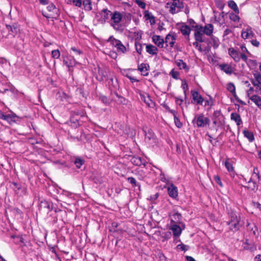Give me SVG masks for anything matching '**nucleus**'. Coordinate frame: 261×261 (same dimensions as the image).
<instances>
[{
  "mask_svg": "<svg viewBox=\"0 0 261 261\" xmlns=\"http://www.w3.org/2000/svg\"><path fill=\"white\" fill-rule=\"evenodd\" d=\"M122 14L117 11L113 12L110 19V25L116 32L122 33L124 31V23H122Z\"/></svg>",
  "mask_w": 261,
  "mask_h": 261,
  "instance_id": "nucleus-1",
  "label": "nucleus"
},
{
  "mask_svg": "<svg viewBox=\"0 0 261 261\" xmlns=\"http://www.w3.org/2000/svg\"><path fill=\"white\" fill-rule=\"evenodd\" d=\"M229 220L226 224L229 226V230L235 232L240 230L244 223L241 220L240 217H238L235 213L231 212L228 213Z\"/></svg>",
  "mask_w": 261,
  "mask_h": 261,
  "instance_id": "nucleus-2",
  "label": "nucleus"
},
{
  "mask_svg": "<svg viewBox=\"0 0 261 261\" xmlns=\"http://www.w3.org/2000/svg\"><path fill=\"white\" fill-rule=\"evenodd\" d=\"M210 122V119L205 117L203 114L195 115L192 120V123L196 124L197 127H204L209 124Z\"/></svg>",
  "mask_w": 261,
  "mask_h": 261,
  "instance_id": "nucleus-3",
  "label": "nucleus"
},
{
  "mask_svg": "<svg viewBox=\"0 0 261 261\" xmlns=\"http://www.w3.org/2000/svg\"><path fill=\"white\" fill-rule=\"evenodd\" d=\"M107 41L111 42L113 46L116 47L118 52L124 54L126 51L125 46L119 40L115 39L113 36H111Z\"/></svg>",
  "mask_w": 261,
  "mask_h": 261,
  "instance_id": "nucleus-4",
  "label": "nucleus"
},
{
  "mask_svg": "<svg viewBox=\"0 0 261 261\" xmlns=\"http://www.w3.org/2000/svg\"><path fill=\"white\" fill-rule=\"evenodd\" d=\"M113 13L110 10L107 8L103 9L99 13L101 18L99 20L102 24L108 22L110 24V19L111 18V14Z\"/></svg>",
  "mask_w": 261,
  "mask_h": 261,
  "instance_id": "nucleus-5",
  "label": "nucleus"
},
{
  "mask_svg": "<svg viewBox=\"0 0 261 261\" xmlns=\"http://www.w3.org/2000/svg\"><path fill=\"white\" fill-rule=\"evenodd\" d=\"M63 64L68 68V70L70 71V68L73 67L76 64L75 60L73 57H68L67 56H62Z\"/></svg>",
  "mask_w": 261,
  "mask_h": 261,
  "instance_id": "nucleus-6",
  "label": "nucleus"
},
{
  "mask_svg": "<svg viewBox=\"0 0 261 261\" xmlns=\"http://www.w3.org/2000/svg\"><path fill=\"white\" fill-rule=\"evenodd\" d=\"M47 9L49 12H51L50 14L54 16V18L55 19H57L58 16L60 15L59 9L57 8L53 3L47 6Z\"/></svg>",
  "mask_w": 261,
  "mask_h": 261,
  "instance_id": "nucleus-7",
  "label": "nucleus"
},
{
  "mask_svg": "<svg viewBox=\"0 0 261 261\" xmlns=\"http://www.w3.org/2000/svg\"><path fill=\"white\" fill-rule=\"evenodd\" d=\"M176 40V35H171V34H168L166 35L165 40V43H166V48L168 46V43H169V45L171 47H173L175 44V40Z\"/></svg>",
  "mask_w": 261,
  "mask_h": 261,
  "instance_id": "nucleus-8",
  "label": "nucleus"
},
{
  "mask_svg": "<svg viewBox=\"0 0 261 261\" xmlns=\"http://www.w3.org/2000/svg\"><path fill=\"white\" fill-rule=\"evenodd\" d=\"M191 94L193 100L197 103V104L202 105L204 101V98L199 94L198 92L191 91Z\"/></svg>",
  "mask_w": 261,
  "mask_h": 261,
  "instance_id": "nucleus-9",
  "label": "nucleus"
},
{
  "mask_svg": "<svg viewBox=\"0 0 261 261\" xmlns=\"http://www.w3.org/2000/svg\"><path fill=\"white\" fill-rule=\"evenodd\" d=\"M19 119V117L15 114L11 113V114H7L6 121H7L9 124L12 125L14 123H16Z\"/></svg>",
  "mask_w": 261,
  "mask_h": 261,
  "instance_id": "nucleus-10",
  "label": "nucleus"
},
{
  "mask_svg": "<svg viewBox=\"0 0 261 261\" xmlns=\"http://www.w3.org/2000/svg\"><path fill=\"white\" fill-rule=\"evenodd\" d=\"M153 42L158 47L163 48L165 43V40L159 35H154L152 37Z\"/></svg>",
  "mask_w": 261,
  "mask_h": 261,
  "instance_id": "nucleus-11",
  "label": "nucleus"
},
{
  "mask_svg": "<svg viewBox=\"0 0 261 261\" xmlns=\"http://www.w3.org/2000/svg\"><path fill=\"white\" fill-rule=\"evenodd\" d=\"M168 192L170 197L173 198H176L178 196V190L173 184L168 188Z\"/></svg>",
  "mask_w": 261,
  "mask_h": 261,
  "instance_id": "nucleus-12",
  "label": "nucleus"
},
{
  "mask_svg": "<svg viewBox=\"0 0 261 261\" xmlns=\"http://www.w3.org/2000/svg\"><path fill=\"white\" fill-rule=\"evenodd\" d=\"M149 65L147 63H142L138 66V70H139L142 75L143 76H147L148 75V71L149 69Z\"/></svg>",
  "mask_w": 261,
  "mask_h": 261,
  "instance_id": "nucleus-13",
  "label": "nucleus"
},
{
  "mask_svg": "<svg viewBox=\"0 0 261 261\" xmlns=\"http://www.w3.org/2000/svg\"><path fill=\"white\" fill-rule=\"evenodd\" d=\"M170 229L172 231L174 237H179L182 231L180 227L178 225L176 224L175 222L171 224Z\"/></svg>",
  "mask_w": 261,
  "mask_h": 261,
  "instance_id": "nucleus-14",
  "label": "nucleus"
},
{
  "mask_svg": "<svg viewBox=\"0 0 261 261\" xmlns=\"http://www.w3.org/2000/svg\"><path fill=\"white\" fill-rule=\"evenodd\" d=\"M253 35L252 29L250 27H248L246 30H243L241 33V36L244 39L253 37Z\"/></svg>",
  "mask_w": 261,
  "mask_h": 261,
  "instance_id": "nucleus-15",
  "label": "nucleus"
},
{
  "mask_svg": "<svg viewBox=\"0 0 261 261\" xmlns=\"http://www.w3.org/2000/svg\"><path fill=\"white\" fill-rule=\"evenodd\" d=\"M212 119L218 120L219 122H225V118L223 114L221 113V111H215L213 114Z\"/></svg>",
  "mask_w": 261,
  "mask_h": 261,
  "instance_id": "nucleus-16",
  "label": "nucleus"
},
{
  "mask_svg": "<svg viewBox=\"0 0 261 261\" xmlns=\"http://www.w3.org/2000/svg\"><path fill=\"white\" fill-rule=\"evenodd\" d=\"M96 79L100 82L105 80L106 81L108 79V73L102 69H99Z\"/></svg>",
  "mask_w": 261,
  "mask_h": 261,
  "instance_id": "nucleus-17",
  "label": "nucleus"
},
{
  "mask_svg": "<svg viewBox=\"0 0 261 261\" xmlns=\"http://www.w3.org/2000/svg\"><path fill=\"white\" fill-rule=\"evenodd\" d=\"M141 99L143 100L148 107L153 108L154 106V103L150 99L149 95L145 96L143 94H140Z\"/></svg>",
  "mask_w": 261,
  "mask_h": 261,
  "instance_id": "nucleus-18",
  "label": "nucleus"
},
{
  "mask_svg": "<svg viewBox=\"0 0 261 261\" xmlns=\"http://www.w3.org/2000/svg\"><path fill=\"white\" fill-rule=\"evenodd\" d=\"M130 162L136 166L143 165L144 167L146 166V163L142 162V158L138 156H134L130 159Z\"/></svg>",
  "mask_w": 261,
  "mask_h": 261,
  "instance_id": "nucleus-19",
  "label": "nucleus"
},
{
  "mask_svg": "<svg viewBox=\"0 0 261 261\" xmlns=\"http://www.w3.org/2000/svg\"><path fill=\"white\" fill-rule=\"evenodd\" d=\"M229 55L233 59V60L238 62L240 61V57L238 51L234 48H229L228 50Z\"/></svg>",
  "mask_w": 261,
  "mask_h": 261,
  "instance_id": "nucleus-20",
  "label": "nucleus"
},
{
  "mask_svg": "<svg viewBox=\"0 0 261 261\" xmlns=\"http://www.w3.org/2000/svg\"><path fill=\"white\" fill-rule=\"evenodd\" d=\"M230 118L232 120H233L236 122L238 126H239L243 123V121L240 114L237 113H232L230 115Z\"/></svg>",
  "mask_w": 261,
  "mask_h": 261,
  "instance_id": "nucleus-21",
  "label": "nucleus"
},
{
  "mask_svg": "<svg viewBox=\"0 0 261 261\" xmlns=\"http://www.w3.org/2000/svg\"><path fill=\"white\" fill-rule=\"evenodd\" d=\"M146 51L152 55H156L158 53V49L155 46L152 44H146Z\"/></svg>",
  "mask_w": 261,
  "mask_h": 261,
  "instance_id": "nucleus-22",
  "label": "nucleus"
},
{
  "mask_svg": "<svg viewBox=\"0 0 261 261\" xmlns=\"http://www.w3.org/2000/svg\"><path fill=\"white\" fill-rule=\"evenodd\" d=\"M40 207L41 208H46L49 211H51L53 209V204L46 200L41 201L40 203Z\"/></svg>",
  "mask_w": 261,
  "mask_h": 261,
  "instance_id": "nucleus-23",
  "label": "nucleus"
},
{
  "mask_svg": "<svg viewBox=\"0 0 261 261\" xmlns=\"http://www.w3.org/2000/svg\"><path fill=\"white\" fill-rule=\"evenodd\" d=\"M219 67L221 70L223 71L227 74H230L233 70L232 67L227 64H222L219 65Z\"/></svg>",
  "mask_w": 261,
  "mask_h": 261,
  "instance_id": "nucleus-24",
  "label": "nucleus"
},
{
  "mask_svg": "<svg viewBox=\"0 0 261 261\" xmlns=\"http://www.w3.org/2000/svg\"><path fill=\"white\" fill-rule=\"evenodd\" d=\"M175 63L180 69H185L186 71H189V68L187 65L186 63L184 62L182 60H177L175 61Z\"/></svg>",
  "mask_w": 261,
  "mask_h": 261,
  "instance_id": "nucleus-25",
  "label": "nucleus"
},
{
  "mask_svg": "<svg viewBox=\"0 0 261 261\" xmlns=\"http://www.w3.org/2000/svg\"><path fill=\"white\" fill-rule=\"evenodd\" d=\"M180 31L184 36H188V39H189V35L191 32V29L188 25L186 24L182 25L180 29Z\"/></svg>",
  "mask_w": 261,
  "mask_h": 261,
  "instance_id": "nucleus-26",
  "label": "nucleus"
},
{
  "mask_svg": "<svg viewBox=\"0 0 261 261\" xmlns=\"http://www.w3.org/2000/svg\"><path fill=\"white\" fill-rule=\"evenodd\" d=\"M203 33L200 31L195 30L194 34L195 39L197 42H206L205 39H203Z\"/></svg>",
  "mask_w": 261,
  "mask_h": 261,
  "instance_id": "nucleus-27",
  "label": "nucleus"
},
{
  "mask_svg": "<svg viewBox=\"0 0 261 261\" xmlns=\"http://www.w3.org/2000/svg\"><path fill=\"white\" fill-rule=\"evenodd\" d=\"M249 99L261 110V98L258 95H253Z\"/></svg>",
  "mask_w": 261,
  "mask_h": 261,
  "instance_id": "nucleus-28",
  "label": "nucleus"
},
{
  "mask_svg": "<svg viewBox=\"0 0 261 261\" xmlns=\"http://www.w3.org/2000/svg\"><path fill=\"white\" fill-rule=\"evenodd\" d=\"M214 27L213 24L210 23L205 25L203 33L207 36H211L213 32Z\"/></svg>",
  "mask_w": 261,
  "mask_h": 261,
  "instance_id": "nucleus-29",
  "label": "nucleus"
},
{
  "mask_svg": "<svg viewBox=\"0 0 261 261\" xmlns=\"http://www.w3.org/2000/svg\"><path fill=\"white\" fill-rule=\"evenodd\" d=\"M243 134L244 136L247 138L249 141L251 142L254 140V134L252 132L249 131L248 130L245 129L243 131Z\"/></svg>",
  "mask_w": 261,
  "mask_h": 261,
  "instance_id": "nucleus-30",
  "label": "nucleus"
},
{
  "mask_svg": "<svg viewBox=\"0 0 261 261\" xmlns=\"http://www.w3.org/2000/svg\"><path fill=\"white\" fill-rule=\"evenodd\" d=\"M82 5H84L86 11H90L92 10V4L91 0H84L82 2Z\"/></svg>",
  "mask_w": 261,
  "mask_h": 261,
  "instance_id": "nucleus-31",
  "label": "nucleus"
},
{
  "mask_svg": "<svg viewBox=\"0 0 261 261\" xmlns=\"http://www.w3.org/2000/svg\"><path fill=\"white\" fill-rule=\"evenodd\" d=\"M166 7L167 8H170L169 12L172 14H176L180 11L179 10H176V7L172 5L171 3H167Z\"/></svg>",
  "mask_w": 261,
  "mask_h": 261,
  "instance_id": "nucleus-32",
  "label": "nucleus"
},
{
  "mask_svg": "<svg viewBox=\"0 0 261 261\" xmlns=\"http://www.w3.org/2000/svg\"><path fill=\"white\" fill-rule=\"evenodd\" d=\"M144 17L146 19L151 20L153 19V22H151V24H154L155 23V17L152 15L151 12H149L148 11L146 10L144 12Z\"/></svg>",
  "mask_w": 261,
  "mask_h": 261,
  "instance_id": "nucleus-33",
  "label": "nucleus"
},
{
  "mask_svg": "<svg viewBox=\"0 0 261 261\" xmlns=\"http://www.w3.org/2000/svg\"><path fill=\"white\" fill-rule=\"evenodd\" d=\"M228 6L231 8L236 13H239V10L237 6V5L233 1H229L228 3Z\"/></svg>",
  "mask_w": 261,
  "mask_h": 261,
  "instance_id": "nucleus-34",
  "label": "nucleus"
},
{
  "mask_svg": "<svg viewBox=\"0 0 261 261\" xmlns=\"http://www.w3.org/2000/svg\"><path fill=\"white\" fill-rule=\"evenodd\" d=\"M171 4L177 8L178 10H179V11L184 7V3L180 0H173Z\"/></svg>",
  "mask_w": 261,
  "mask_h": 261,
  "instance_id": "nucleus-35",
  "label": "nucleus"
},
{
  "mask_svg": "<svg viewBox=\"0 0 261 261\" xmlns=\"http://www.w3.org/2000/svg\"><path fill=\"white\" fill-rule=\"evenodd\" d=\"M248 184H249V186L245 187V188H250L252 191H256L258 189V186L255 181L252 180L251 178L249 180Z\"/></svg>",
  "mask_w": 261,
  "mask_h": 261,
  "instance_id": "nucleus-36",
  "label": "nucleus"
},
{
  "mask_svg": "<svg viewBox=\"0 0 261 261\" xmlns=\"http://www.w3.org/2000/svg\"><path fill=\"white\" fill-rule=\"evenodd\" d=\"M127 181L133 187H139L140 188V184L137 182L136 179L133 177H129L127 178Z\"/></svg>",
  "mask_w": 261,
  "mask_h": 261,
  "instance_id": "nucleus-37",
  "label": "nucleus"
},
{
  "mask_svg": "<svg viewBox=\"0 0 261 261\" xmlns=\"http://www.w3.org/2000/svg\"><path fill=\"white\" fill-rule=\"evenodd\" d=\"M114 94L118 98V99L117 100V103L118 104H126L127 100L124 97H122L121 95H119L116 92H115Z\"/></svg>",
  "mask_w": 261,
  "mask_h": 261,
  "instance_id": "nucleus-38",
  "label": "nucleus"
},
{
  "mask_svg": "<svg viewBox=\"0 0 261 261\" xmlns=\"http://www.w3.org/2000/svg\"><path fill=\"white\" fill-rule=\"evenodd\" d=\"M247 227H248V230H250L253 231L254 235H255V236L257 235L256 234V232H257L258 228L254 224H253L252 225H251V224H249V223H248Z\"/></svg>",
  "mask_w": 261,
  "mask_h": 261,
  "instance_id": "nucleus-39",
  "label": "nucleus"
},
{
  "mask_svg": "<svg viewBox=\"0 0 261 261\" xmlns=\"http://www.w3.org/2000/svg\"><path fill=\"white\" fill-rule=\"evenodd\" d=\"M84 160L80 158H76L74 161V164L75 165L76 167L79 169L81 168V166L83 165L84 164Z\"/></svg>",
  "mask_w": 261,
  "mask_h": 261,
  "instance_id": "nucleus-40",
  "label": "nucleus"
},
{
  "mask_svg": "<svg viewBox=\"0 0 261 261\" xmlns=\"http://www.w3.org/2000/svg\"><path fill=\"white\" fill-rule=\"evenodd\" d=\"M7 28L9 30V32H11L12 34L14 36L15 34H17L18 29L17 27L13 25H6Z\"/></svg>",
  "mask_w": 261,
  "mask_h": 261,
  "instance_id": "nucleus-41",
  "label": "nucleus"
},
{
  "mask_svg": "<svg viewBox=\"0 0 261 261\" xmlns=\"http://www.w3.org/2000/svg\"><path fill=\"white\" fill-rule=\"evenodd\" d=\"M211 39L212 40V44L213 47L214 48H217L219 46V44H220L219 40L218 39V38L214 37V36H212L211 37Z\"/></svg>",
  "mask_w": 261,
  "mask_h": 261,
  "instance_id": "nucleus-42",
  "label": "nucleus"
},
{
  "mask_svg": "<svg viewBox=\"0 0 261 261\" xmlns=\"http://www.w3.org/2000/svg\"><path fill=\"white\" fill-rule=\"evenodd\" d=\"M254 79L253 80L257 81V83L260 84L261 83V74L258 71H255L253 73Z\"/></svg>",
  "mask_w": 261,
  "mask_h": 261,
  "instance_id": "nucleus-43",
  "label": "nucleus"
},
{
  "mask_svg": "<svg viewBox=\"0 0 261 261\" xmlns=\"http://www.w3.org/2000/svg\"><path fill=\"white\" fill-rule=\"evenodd\" d=\"M227 90L232 94L236 92V87L232 83H229L227 85Z\"/></svg>",
  "mask_w": 261,
  "mask_h": 261,
  "instance_id": "nucleus-44",
  "label": "nucleus"
},
{
  "mask_svg": "<svg viewBox=\"0 0 261 261\" xmlns=\"http://www.w3.org/2000/svg\"><path fill=\"white\" fill-rule=\"evenodd\" d=\"M71 49L73 51L74 55L76 56H81L83 55V52L80 49L77 48V47L73 46L71 48Z\"/></svg>",
  "mask_w": 261,
  "mask_h": 261,
  "instance_id": "nucleus-45",
  "label": "nucleus"
},
{
  "mask_svg": "<svg viewBox=\"0 0 261 261\" xmlns=\"http://www.w3.org/2000/svg\"><path fill=\"white\" fill-rule=\"evenodd\" d=\"M61 54L59 49H55L51 51V57L54 59H58L60 57Z\"/></svg>",
  "mask_w": 261,
  "mask_h": 261,
  "instance_id": "nucleus-46",
  "label": "nucleus"
},
{
  "mask_svg": "<svg viewBox=\"0 0 261 261\" xmlns=\"http://www.w3.org/2000/svg\"><path fill=\"white\" fill-rule=\"evenodd\" d=\"M215 4L216 7L220 10H222L225 6V4L221 0H215Z\"/></svg>",
  "mask_w": 261,
  "mask_h": 261,
  "instance_id": "nucleus-47",
  "label": "nucleus"
},
{
  "mask_svg": "<svg viewBox=\"0 0 261 261\" xmlns=\"http://www.w3.org/2000/svg\"><path fill=\"white\" fill-rule=\"evenodd\" d=\"M135 48L137 52L141 55L142 50V45L141 43L138 42H135Z\"/></svg>",
  "mask_w": 261,
  "mask_h": 261,
  "instance_id": "nucleus-48",
  "label": "nucleus"
},
{
  "mask_svg": "<svg viewBox=\"0 0 261 261\" xmlns=\"http://www.w3.org/2000/svg\"><path fill=\"white\" fill-rule=\"evenodd\" d=\"M237 13H231L229 14V18L233 21H238L240 17L237 15Z\"/></svg>",
  "mask_w": 261,
  "mask_h": 261,
  "instance_id": "nucleus-49",
  "label": "nucleus"
},
{
  "mask_svg": "<svg viewBox=\"0 0 261 261\" xmlns=\"http://www.w3.org/2000/svg\"><path fill=\"white\" fill-rule=\"evenodd\" d=\"M177 248L180 249L182 251H186L189 249V246L181 243L177 246Z\"/></svg>",
  "mask_w": 261,
  "mask_h": 261,
  "instance_id": "nucleus-50",
  "label": "nucleus"
},
{
  "mask_svg": "<svg viewBox=\"0 0 261 261\" xmlns=\"http://www.w3.org/2000/svg\"><path fill=\"white\" fill-rule=\"evenodd\" d=\"M174 123L175 124V125L178 127V128H180L181 127V126H182V123L180 121V120L176 116H175V117H174Z\"/></svg>",
  "mask_w": 261,
  "mask_h": 261,
  "instance_id": "nucleus-51",
  "label": "nucleus"
},
{
  "mask_svg": "<svg viewBox=\"0 0 261 261\" xmlns=\"http://www.w3.org/2000/svg\"><path fill=\"white\" fill-rule=\"evenodd\" d=\"M136 3L142 9H145L146 8V4L141 0H136Z\"/></svg>",
  "mask_w": 261,
  "mask_h": 261,
  "instance_id": "nucleus-52",
  "label": "nucleus"
},
{
  "mask_svg": "<svg viewBox=\"0 0 261 261\" xmlns=\"http://www.w3.org/2000/svg\"><path fill=\"white\" fill-rule=\"evenodd\" d=\"M225 166L228 171H232L233 170L232 164L228 161H225Z\"/></svg>",
  "mask_w": 261,
  "mask_h": 261,
  "instance_id": "nucleus-53",
  "label": "nucleus"
},
{
  "mask_svg": "<svg viewBox=\"0 0 261 261\" xmlns=\"http://www.w3.org/2000/svg\"><path fill=\"white\" fill-rule=\"evenodd\" d=\"M172 217L175 220H176L177 223L181 219V215L178 213H176L172 215Z\"/></svg>",
  "mask_w": 261,
  "mask_h": 261,
  "instance_id": "nucleus-54",
  "label": "nucleus"
},
{
  "mask_svg": "<svg viewBox=\"0 0 261 261\" xmlns=\"http://www.w3.org/2000/svg\"><path fill=\"white\" fill-rule=\"evenodd\" d=\"M159 196V193H156L154 195L150 196L149 197H148L147 198V199L153 202L155 200L157 199L158 198Z\"/></svg>",
  "mask_w": 261,
  "mask_h": 261,
  "instance_id": "nucleus-55",
  "label": "nucleus"
},
{
  "mask_svg": "<svg viewBox=\"0 0 261 261\" xmlns=\"http://www.w3.org/2000/svg\"><path fill=\"white\" fill-rule=\"evenodd\" d=\"M232 95L233 96V97H234V98L236 99V100L238 102H239L240 104L242 105H246V103L242 101V100H241L237 96V94H236V92L234 93H232Z\"/></svg>",
  "mask_w": 261,
  "mask_h": 261,
  "instance_id": "nucleus-56",
  "label": "nucleus"
},
{
  "mask_svg": "<svg viewBox=\"0 0 261 261\" xmlns=\"http://www.w3.org/2000/svg\"><path fill=\"white\" fill-rule=\"evenodd\" d=\"M181 87L184 90V93L185 94V96H186V90L188 89V85L186 82V81H184L182 83Z\"/></svg>",
  "mask_w": 261,
  "mask_h": 261,
  "instance_id": "nucleus-57",
  "label": "nucleus"
},
{
  "mask_svg": "<svg viewBox=\"0 0 261 261\" xmlns=\"http://www.w3.org/2000/svg\"><path fill=\"white\" fill-rule=\"evenodd\" d=\"M72 2L76 7H81L82 6V0H72Z\"/></svg>",
  "mask_w": 261,
  "mask_h": 261,
  "instance_id": "nucleus-58",
  "label": "nucleus"
},
{
  "mask_svg": "<svg viewBox=\"0 0 261 261\" xmlns=\"http://www.w3.org/2000/svg\"><path fill=\"white\" fill-rule=\"evenodd\" d=\"M214 179L216 183H217L219 185H220L221 187L223 186V184L221 181V179L218 175H215L214 177Z\"/></svg>",
  "mask_w": 261,
  "mask_h": 261,
  "instance_id": "nucleus-59",
  "label": "nucleus"
},
{
  "mask_svg": "<svg viewBox=\"0 0 261 261\" xmlns=\"http://www.w3.org/2000/svg\"><path fill=\"white\" fill-rule=\"evenodd\" d=\"M170 74L172 75V77L174 79H178L179 76V73L177 71H174L173 70H172L170 72Z\"/></svg>",
  "mask_w": 261,
  "mask_h": 261,
  "instance_id": "nucleus-60",
  "label": "nucleus"
},
{
  "mask_svg": "<svg viewBox=\"0 0 261 261\" xmlns=\"http://www.w3.org/2000/svg\"><path fill=\"white\" fill-rule=\"evenodd\" d=\"M203 102H204V105L203 106L204 107H206V106H212L213 105V101H212V98L210 97V100H204V101Z\"/></svg>",
  "mask_w": 261,
  "mask_h": 261,
  "instance_id": "nucleus-61",
  "label": "nucleus"
},
{
  "mask_svg": "<svg viewBox=\"0 0 261 261\" xmlns=\"http://www.w3.org/2000/svg\"><path fill=\"white\" fill-rule=\"evenodd\" d=\"M253 174H255V175L257 176V178L258 179V180L259 181V180H260L259 172L257 167H254Z\"/></svg>",
  "mask_w": 261,
  "mask_h": 261,
  "instance_id": "nucleus-62",
  "label": "nucleus"
},
{
  "mask_svg": "<svg viewBox=\"0 0 261 261\" xmlns=\"http://www.w3.org/2000/svg\"><path fill=\"white\" fill-rule=\"evenodd\" d=\"M192 27L195 28L196 30L200 31L203 33V28L202 26L197 24L196 25H192Z\"/></svg>",
  "mask_w": 261,
  "mask_h": 261,
  "instance_id": "nucleus-63",
  "label": "nucleus"
},
{
  "mask_svg": "<svg viewBox=\"0 0 261 261\" xmlns=\"http://www.w3.org/2000/svg\"><path fill=\"white\" fill-rule=\"evenodd\" d=\"M251 43L255 47H258L260 44L259 42L256 39L251 40Z\"/></svg>",
  "mask_w": 261,
  "mask_h": 261,
  "instance_id": "nucleus-64",
  "label": "nucleus"
}]
</instances>
